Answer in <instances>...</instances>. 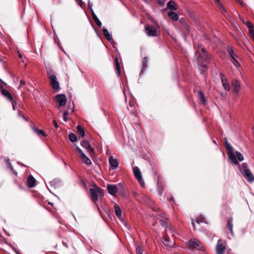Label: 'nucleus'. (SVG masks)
<instances>
[{"instance_id":"50","label":"nucleus","mask_w":254,"mask_h":254,"mask_svg":"<svg viewBox=\"0 0 254 254\" xmlns=\"http://www.w3.org/2000/svg\"><path fill=\"white\" fill-rule=\"evenodd\" d=\"M217 3H220V0H214Z\"/></svg>"},{"instance_id":"45","label":"nucleus","mask_w":254,"mask_h":254,"mask_svg":"<svg viewBox=\"0 0 254 254\" xmlns=\"http://www.w3.org/2000/svg\"><path fill=\"white\" fill-rule=\"evenodd\" d=\"M19 115L20 116H21V117L23 119H24L25 121H27V119L26 118V117H25L24 116H23V115H21L20 113H19Z\"/></svg>"},{"instance_id":"46","label":"nucleus","mask_w":254,"mask_h":254,"mask_svg":"<svg viewBox=\"0 0 254 254\" xmlns=\"http://www.w3.org/2000/svg\"><path fill=\"white\" fill-rule=\"evenodd\" d=\"M20 83L21 85H25V82L24 80H21Z\"/></svg>"},{"instance_id":"19","label":"nucleus","mask_w":254,"mask_h":254,"mask_svg":"<svg viewBox=\"0 0 254 254\" xmlns=\"http://www.w3.org/2000/svg\"><path fill=\"white\" fill-rule=\"evenodd\" d=\"M167 7L171 10H176L178 8V4L174 1H169L167 4Z\"/></svg>"},{"instance_id":"5","label":"nucleus","mask_w":254,"mask_h":254,"mask_svg":"<svg viewBox=\"0 0 254 254\" xmlns=\"http://www.w3.org/2000/svg\"><path fill=\"white\" fill-rule=\"evenodd\" d=\"M187 245L190 249H196L202 251H203L204 250L202 244L196 239H191L187 243Z\"/></svg>"},{"instance_id":"17","label":"nucleus","mask_w":254,"mask_h":254,"mask_svg":"<svg viewBox=\"0 0 254 254\" xmlns=\"http://www.w3.org/2000/svg\"><path fill=\"white\" fill-rule=\"evenodd\" d=\"M0 90L1 91V94L4 96H5L8 100L11 101L13 100L12 95L8 91H7L6 89H2V87L1 88L0 87Z\"/></svg>"},{"instance_id":"31","label":"nucleus","mask_w":254,"mask_h":254,"mask_svg":"<svg viewBox=\"0 0 254 254\" xmlns=\"http://www.w3.org/2000/svg\"><path fill=\"white\" fill-rule=\"evenodd\" d=\"M69 139L72 142H75L77 141V137L76 135L73 133H70L69 135Z\"/></svg>"},{"instance_id":"12","label":"nucleus","mask_w":254,"mask_h":254,"mask_svg":"<svg viewBox=\"0 0 254 254\" xmlns=\"http://www.w3.org/2000/svg\"><path fill=\"white\" fill-rule=\"evenodd\" d=\"M81 145L86 148L87 151L89 152L90 155L94 153V149L91 147L90 145L89 142L87 140H83L81 142Z\"/></svg>"},{"instance_id":"3","label":"nucleus","mask_w":254,"mask_h":254,"mask_svg":"<svg viewBox=\"0 0 254 254\" xmlns=\"http://www.w3.org/2000/svg\"><path fill=\"white\" fill-rule=\"evenodd\" d=\"M90 191L91 192V199L94 203L99 200V197L104 195L103 190L98 187H95L94 188H91Z\"/></svg>"},{"instance_id":"4","label":"nucleus","mask_w":254,"mask_h":254,"mask_svg":"<svg viewBox=\"0 0 254 254\" xmlns=\"http://www.w3.org/2000/svg\"><path fill=\"white\" fill-rule=\"evenodd\" d=\"M48 77L50 80V84L52 88L56 91H58L60 89V85L59 82L57 81L56 75L52 73V71L48 72Z\"/></svg>"},{"instance_id":"39","label":"nucleus","mask_w":254,"mask_h":254,"mask_svg":"<svg viewBox=\"0 0 254 254\" xmlns=\"http://www.w3.org/2000/svg\"><path fill=\"white\" fill-rule=\"evenodd\" d=\"M204 221V218H203L202 217L200 216L198 218H197V220L196 221V223H201V222H203Z\"/></svg>"},{"instance_id":"49","label":"nucleus","mask_w":254,"mask_h":254,"mask_svg":"<svg viewBox=\"0 0 254 254\" xmlns=\"http://www.w3.org/2000/svg\"><path fill=\"white\" fill-rule=\"evenodd\" d=\"M192 225H193L194 229H195V223L193 221H192Z\"/></svg>"},{"instance_id":"15","label":"nucleus","mask_w":254,"mask_h":254,"mask_svg":"<svg viewBox=\"0 0 254 254\" xmlns=\"http://www.w3.org/2000/svg\"><path fill=\"white\" fill-rule=\"evenodd\" d=\"M36 180L32 176L29 175L27 180V185L29 188H33L35 186Z\"/></svg>"},{"instance_id":"16","label":"nucleus","mask_w":254,"mask_h":254,"mask_svg":"<svg viewBox=\"0 0 254 254\" xmlns=\"http://www.w3.org/2000/svg\"><path fill=\"white\" fill-rule=\"evenodd\" d=\"M107 190L109 193L112 195H115L118 191V189L116 185H108Z\"/></svg>"},{"instance_id":"47","label":"nucleus","mask_w":254,"mask_h":254,"mask_svg":"<svg viewBox=\"0 0 254 254\" xmlns=\"http://www.w3.org/2000/svg\"><path fill=\"white\" fill-rule=\"evenodd\" d=\"M12 107H13V109L14 110H15V104H16V102H12Z\"/></svg>"},{"instance_id":"29","label":"nucleus","mask_w":254,"mask_h":254,"mask_svg":"<svg viewBox=\"0 0 254 254\" xmlns=\"http://www.w3.org/2000/svg\"><path fill=\"white\" fill-rule=\"evenodd\" d=\"M34 130L38 135H42L44 137L47 136V134L43 130H40L35 127L34 128Z\"/></svg>"},{"instance_id":"7","label":"nucleus","mask_w":254,"mask_h":254,"mask_svg":"<svg viewBox=\"0 0 254 254\" xmlns=\"http://www.w3.org/2000/svg\"><path fill=\"white\" fill-rule=\"evenodd\" d=\"M133 172L136 179L138 180L141 185L144 186V183L142 180L141 173L139 168L137 167H133Z\"/></svg>"},{"instance_id":"37","label":"nucleus","mask_w":254,"mask_h":254,"mask_svg":"<svg viewBox=\"0 0 254 254\" xmlns=\"http://www.w3.org/2000/svg\"><path fill=\"white\" fill-rule=\"evenodd\" d=\"M76 151L80 154V157L83 156V155H85V154L82 152V151L80 149V148L77 146L75 148Z\"/></svg>"},{"instance_id":"38","label":"nucleus","mask_w":254,"mask_h":254,"mask_svg":"<svg viewBox=\"0 0 254 254\" xmlns=\"http://www.w3.org/2000/svg\"><path fill=\"white\" fill-rule=\"evenodd\" d=\"M247 26L249 29V32L251 31V30H254L253 25H252L250 22H247Z\"/></svg>"},{"instance_id":"51","label":"nucleus","mask_w":254,"mask_h":254,"mask_svg":"<svg viewBox=\"0 0 254 254\" xmlns=\"http://www.w3.org/2000/svg\"><path fill=\"white\" fill-rule=\"evenodd\" d=\"M184 20H184V19L181 18V19L180 20V22L181 23H183V21H184Z\"/></svg>"},{"instance_id":"30","label":"nucleus","mask_w":254,"mask_h":254,"mask_svg":"<svg viewBox=\"0 0 254 254\" xmlns=\"http://www.w3.org/2000/svg\"><path fill=\"white\" fill-rule=\"evenodd\" d=\"M222 83L224 89L227 91L229 90L230 87L227 80L226 79L222 78Z\"/></svg>"},{"instance_id":"53","label":"nucleus","mask_w":254,"mask_h":254,"mask_svg":"<svg viewBox=\"0 0 254 254\" xmlns=\"http://www.w3.org/2000/svg\"><path fill=\"white\" fill-rule=\"evenodd\" d=\"M2 83L1 80L0 79V87L1 88L2 86L1 85V83Z\"/></svg>"},{"instance_id":"48","label":"nucleus","mask_w":254,"mask_h":254,"mask_svg":"<svg viewBox=\"0 0 254 254\" xmlns=\"http://www.w3.org/2000/svg\"><path fill=\"white\" fill-rule=\"evenodd\" d=\"M63 245L66 247V248H68V245H67V244L66 243H64V242H63Z\"/></svg>"},{"instance_id":"14","label":"nucleus","mask_w":254,"mask_h":254,"mask_svg":"<svg viewBox=\"0 0 254 254\" xmlns=\"http://www.w3.org/2000/svg\"><path fill=\"white\" fill-rule=\"evenodd\" d=\"M242 174L248 182H252L254 181V177L250 170H247Z\"/></svg>"},{"instance_id":"34","label":"nucleus","mask_w":254,"mask_h":254,"mask_svg":"<svg viewBox=\"0 0 254 254\" xmlns=\"http://www.w3.org/2000/svg\"><path fill=\"white\" fill-rule=\"evenodd\" d=\"M235 154V155H236L238 160H239L240 161H242L243 160V159H244L243 156L240 152H239L238 151H236Z\"/></svg>"},{"instance_id":"21","label":"nucleus","mask_w":254,"mask_h":254,"mask_svg":"<svg viewBox=\"0 0 254 254\" xmlns=\"http://www.w3.org/2000/svg\"><path fill=\"white\" fill-rule=\"evenodd\" d=\"M168 15L169 17L174 21H176L179 19L178 15L174 11H169L168 13Z\"/></svg>"},{"instance_id":"6","label":"nucleus","mask_w":254,"mask_h":254,"mask_svg":"<svg viewBox=\"0 0 254 254\" xmlns=\"http://www.w3.org/2000/svg\"><path fill=\"white\" fill-rule=\"evenodd\" d=\"M226 144L229 159L232 161L233 163L236 165H239V162L237 160V158L233 151V147L227 141L226 142Z\"/></svg>"},{"instance_id":"56","label":"nucleus","mask_w":254,"mask_h":254,"mask_svg":"<svg viewBox=\"0 0 254 254\" xmlns=\"http://www.w3.org/2000/svg\"><path fill=\"white\" fill-rule=\"evenodd\" d=\"M219 4L221 5V6H222V5H221L220 3H219Z\"/></svg>"},{"instance_id":"20","label":"nucleus","mask_w":254,"mask_h":254,"mask_svg":"<svg viewBox=\"0 0 254 254\" xmlns=\"http://www.w3.org/2000/svg\"><path fill=\"white\" fill-rule=\"evenodd\" d=\"M109 163L110 165L114 169H116L118 167L119 163L117 159L114 158L112 156H111L109 158Z\"/></svg>"},{"instance_id":"26","label":"nucleus","mask_w":254,"mask_h":254,"mask_svg":"<svg viewBox=\"0 0 254 254\" xmlns=\"http://www.w3.org/2000/svg\"><path fill=\"white\" fill-rule=\"evenodd\" d=\"M81 160L88 165H91L92 162L91 160L85 155H83L81 158Z\"/></svg>"},{"instance_id":"41","label":"nucleus","mask_w":254,"mask_h":254,"mask_svg":"<svg viewBox=\"0 0 254 254\" xmlns=\"http://www.w3.org/2000/svg\"><path fill=\"white\" fill-rule=\"evenodd\" d=\"M159 223L163 226H165L166 225V221L162 219L159 220Z\"/></svg>"},{"instance_id":"52","label":"nucleus","mask_w":254,"mask_h":254,"mask_svg":"<svg viewBox=\"0 0 254 254\" xmlns=\"http://www.w3.org/2000/svg\"><path fill=\"white\" fill-rule=\"evenodd\" d=\"M159 192L160 195H161L162 193V190H159Z\"/></svg>"},{"instance_id":"44","label":"nucleus","mask_w":254,"mask_h":254,"mask_svg":"<svg viewBox=\"0 0 254 254\" xmlns=\"http://www.w3.org/2000/svg\"><path fill=\"white\" fill-rule=\"evenodd\" d=\"M77 2L78 4L80 6H82V0H77Z\"/></svg>"},{"instance_id":"8","label":"nucleus","mask_w":254,"mask_h":254,"mask_svg":"<svg viewBox=\"0 0 254 254\" xmlns=\"http://www.w3.org/2000/svg\"><path fill=\"white\" fill-rule=\"evenodd\" d=\"M145 32L148 36H156L157 29L153 26L147 25L145 28Z\"/></svg>"},{"instance_id":"28","label":"nucleus","mask_w":254,"mask_h":254,"mask_svg":"<svg viewBox=\"0 0 254 254\" xmlns=\"http://www.w3.org/2000/svg\"><path fill=\"white\" fill-rule=\"evenodd\" d=\"M77 129L78 132L80 134V135L82 137H84V136H85V131H84V129L83 128V127H82L80 125H78L77 127Z\"/></svg>"},{"instance_id":"2","label":"nucleus","mask_w":254,"mask_h":254,"mask_svg":"<svg viewBox=\"0 0 254 254\" xmlns=\"http://www.w3.org/2000/svg\"><path fill=\"white\" fill-rule=\"evenodd\" d=\"M165 233L166 235L164 237L162 242L165 246L168 247H172L175 244V242L174 240H171L170 238L171 234L174 236L172 228L168 227L165 230Z\"/></svg>"},{"instance_id":"35","label":"nucleus","mask_w":254,"mask_h":254,"mask_svg":"<svg viewBox=\"0 0 254 254\" xmlns=\"http://www.w3.org/2000/svg\"><path fill=\"white\" fill-rule=\"evenodd\" d=\"M68 112L67 111H64L63 112V119L65 122H67L68 120Z\"/></svg>"},{"instance_id":"25","label":"nucleus","mask_w":254,"mask_h":254,"mask_svg":"<svg viewBox=\"0 0 254 254\" xmlns=\"http://www.w3.org/2000/svg\"><path fill=\"white\" fill-rule=\"evenodd\" d=\"M103 33L107 40L110 41L112 39L111 34L109 32V31L106 29H103Z\"/></svg>"},{"instance_id":"54","label":"nucleus","mask_w":254,"mask_h":254,"mask_svg":"<svg viewBox=\"0 0 254 254\" xmlns=\"http://www.w3.org/2000/svg\"><path fill=\"white\" fill-rule=\"evenodd\" d=\"M18 56L19 58H22V55L21 54L19 53Z\"/></svg>"},{"instance_id":"33","label":"nucleus","mask_w":254,"mask_h":254,"mask_svg":"<svg viewBox=\"0 0 254 254\" xmlns=\"http://www.w3.org/2000/svg\"><path fill=\"white\" fill-rule=\"evenodd\" d=\"M147 62H148L147 59L146 58H144L142 61V68L141 72H143V71L144 70H145V68L147 67Z\"/></svg>"},{"instance_id":"1","label":"nucleus","mask_w":254,"mask_h":254,"mask_svg":"<svg viewBox=\"0 0 254 254\" xmlns=\"http://www.w3.org/2000/svg\"><path fill=\"white\" fill-rule=\"evenodd\" d=\"M195 57L197 59L198 66H201L204 68L207 67L208 61L210 59V56L201 44H198L197 49L195 52Z\"/></svg>"},{"instance_id":"13","label":"nucleus","mask_w":254,"mask_h":254,"mask_svg":"<svg viewBox=\"0 0 254 254\" xmlns=\"http://www.w3.org/2000/svg\"><path fill=\"white\" fill-rule=\"evenodd\" d=\"M232 85L234 88V91L236 93H238L241 89V83L237 79H234L232 82Z\"/></svg>"},{"instance_id":"18","label":"nucleus","mask_w":254,"mask_h":254,"mask_svg":"<svg viewBox=\"0 0 254 254\" xmlns=\"http://www.w3.org/2000/svg\"><path fill=\"white\" fill-rule=\"evenodd\" d=\"M198 98L202 105L206 104V100L205 97V95L201 90H199L198 91Z\"/></svg>"},{"instance_id":"55","label":"nucleus","mask_w":254,"mask_h":254,"mask_svg":"<svg viewBox=\"0 0 254 254\" xmlns=\"http://www.w3.org/2000/svg\"><path fill=\"white\" fill-rule=\"evenodd\" d=\"M129 105H130V106H132V104L131 103V102H129Z\"/></svg>"},{"instance_id":"42","label":"nucleus","mask_w":254,"mask_h":254,"mask_svg":"<svg viewBox=\"0 0 254 254\" xmlns=\"http://www.w3.org/2000/svg\"><path fill=\"white\" fill-rule=\"evenodd\" d=\"M241 5L244 6L245 4L243 1V0H236Z\"/></svg>"},{"instance_id":"40","label":"nucleus","mask_w":254,"mask_h":254,"mask_svg":"<svg viewBox=\"0 0 254 254\" xmlns=\"http://www.w3.org/2000/svg\"><path fill=\"white\" fill-rule=\"evenodd\" d=\"M249 34L251 38L254 41V31L251 30L249 32Z\"/></svg>"},{"instance_id":"43","label":"nucleus","mask_w":254,"mask_h":254,"mask_svg":"<svg viewBox=\"0 0 254 254\" xmlns=\"http://www.w3.org/2000/svg\"><path fill=\"white\" fill-rule=\"evenodd\" d=\"M53 123H54V125L55 127L56 128H58V123H57V122H56V120H53Z\"/></svg>"},{"instance_id":"10","label":"nucleus","mask_w":254,"mask_h":254,"mask_svg":"<svg viewBox=\"0 0 254 254\" xmlns=\"http://www.w3.org/2000/svg\"><path fill=\"white\" fill-rule=\"evenodd\" d=\"M225 249V246L223 244L222 241L219 240L216 248L217 254H223Z\"/></svg>"},{"instance_id":"9","label":"nucleus","mask_w":254,"mask_h":254,"mask_svg":"<svg viewBox=\"0 0 254 254\" xmlns=\"http://www.w3.org/2000/svg\"><path fill=\"white\" fill-rule=\"evenodd\" d=\"M56 99L59 103V106L61 107L65 105L67 99L64 94H58L56 96Z\"/></svg>"},{"instance_id":"32","label":"nucleus","mask_w":254,"mask_h":254,"mask_svg":"<svg viewBox=\"0 0 254 254\" xmlns=\"http://www.w3.org/2000/svg\"><path fill=\"white\" fill-rule=\"evenodd\" d=\"M247 170H249L248 169V165L246 163H244L242 164L241 166L240 167V171L241 172V173H243Z\"/></svg>"},{"instance_id":"27","label":"nucleus","mask_w":254,"mask_h":254,"mask_svg":"<svg viewBox=\"0 0 254 254\" xmlns=\"http://www.w3.org/2000/svg\"><path fill=\"white\" fill-rule=\"evenodd\" d=\"M92 17H93V19L94 21H95L96 24L98 25V26H99V27H101V26H102V23L99 20V19L98 18L97 16L95 15V14L94 13H92Z\"/></svg>"},{"instance_id":"11","label":"nucleus","mask_w":254,"mask_h":254,"mask_svg":"<svg viewBox=\"0 0 254 254\" xmlns=\"http://www.w3.org/2000/svg\"><path fill=\"white\" fill-rule=\"evenodd\" d=\"M229 53L231 58V61L237 67L240 66V64L238 61L236 59L237 56L235 54L234 51L232 49H230L228 50Z\"/></svg>"},{"instance_id":"22","label":"nucleus","mask_w":254,"mask_h":254,"mask_svg":"<svg viewBox=\"0 0 254 254\" xmlns=\"http://www.w3.org/2000/svg\"><path fill=\"white\" fill-rule=\"evenodd\" d=\"M115 65L116 69L117 71V73H118V75L120 76L121 74V67H120V64H119V58L118 57H116L115 58Z\"/></svg>"},{"instance_id":"23","label":"nucleus","mask_w":254,"mask_h":254,"mask_svg":"<svg viewBox=\"0 0 254 254\" xmlns=\"http://www.w3.org/2000/svg\"><path fill=\"white\" fill-rule=\"evenodd\" d=\"M114 208H115V212L116 215L119 218H120L122 216V211L121 209L117 204L115 205Z\"/></svg>"},{"instance_id":"36","label":"nucleus","mask_w":254,"mask_h":254,"mask_svg":"<svg viewBox=\"0 0 254 254\" xmlns=\"http://www.w3.org/2000/svg\"><path fill=\"white\" fill-rule=\"evenodd\" d=\"M143 249L141 246H137L136 249V254H142Z\"/></svg>"},{"instance_id":"24","label":"nucleus","mask_w":254,"mask_h":254,"mask_svg":"<svg viewBox=\"0 0 254 254\" xmlns=\"http://www.w3.org/2000/svg\"><path fill=\"white\" fill-rule=\"evenodd\" d=\"M233 218L232 217L229 218L227 220V227L229 229L231 233L233 235V225L232 223Z\"/></svg>"}]
</instances>
